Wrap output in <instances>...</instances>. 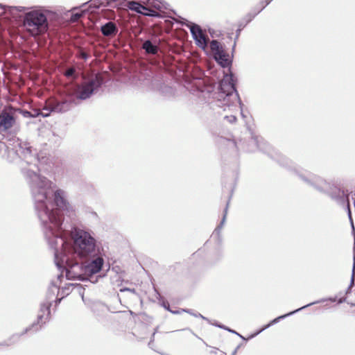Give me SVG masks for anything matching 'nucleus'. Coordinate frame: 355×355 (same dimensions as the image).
<instances>
[{
  "mask_svg": "<svg viewBox=\"0 0 355 355\" xmlns=\"http://www.w3.org/2000/svg\"><path fill=\"white\" fill-rule=\"evenodd\" d=\"M186 26L189 28L191 34L193 39L195 40L196 44L199 47L205 49L207 45V42L200 26L191 22L187 24Z\"/></svg>",
  "mask_w": 355,
  "mask_h": 355,
  "instance_id": "6e6552de",
  "label": "nucleus"
},
{
  "mask_svg": "<svg viewBox=\"0 0 355 355\" xmlns=\"http://www.w3.org/2000/svg\"><path fill=\"white\" fill-rule=\"evenodd\" d=\"M230 123H234L236 121V118L234 115L226 116L225 117Z\"/></svg>",
  "mask_w": 355,
  "mask_h": 355,
  "instance_id": "4be33fe9",
  "label": "nucleus"
},
{
  "mask_svg": "<svg viewBox=\"0 0 355 355\" xmlns=\"http://www.w3.org/2000/svg\"><path fill=\"white\" fill-rule=\"evenodd\" d=\"M168 311H171L168 306H164Z\"/></svg>",
  "mask_w": 355,
  "mask_h": 355,
  "instance_id": "e433bc0d",
  "label": "nucleus"
},
{
  "mask_svg": "<svg viewBox=\"0 0 355 355\" xmlns=\"http://www.w3.org/2000/svg\"><path fill=\"white\" fill-rule=\"evenodd\" d=\"M239 348V346H238L235 349L234 351L232 353L231 355H236V352H237V350Z\"/></svg>",
  "mask_w": 355,
  "mask_h": 355,
  "instance_id": "473e14b6",
  "label": "nucleus"
},
{
  "mask_svg": "<svg viewBox=\"0 0 355 355\" xmlns=\"http://www.w3.org/2000/svg\"><path fill=\"white\" fill-rule=\"evenodd\" d=\"M50 315V304H42L40 306V313L37 316L38 322L42 321L44 318L46 320L49 318Z\"/></svg>",
  "mask_w": 355,
  "mask_h": 355,
  "instance_id": "f3484780",
  "label": "nucleus"
},
{
  "mask_svg": "<svg viewBox=\"0 0 355 355\" xmlns=\"http://www.w3.org/2000/svg\"><path fill=\"white\" fill-rule=\"evenodd\" d=\"M228 206H229V202L227 203V205H226V207L225 208L224 214H223V219L221 220L220 225L216 228V230H218V231L220 230V229L222 228V226L223 225V224H224V223L225 221L227 214Z\"/></svg>",
  "mask_w": 355,
  "mask_h": 355,
  "instance_id": "aec40b11",
  "label": "nucleus"
},
{
  "mask_svg": "<svg viewBox=\"0 0 355 355\" xmlns=\"http://www.w3.org/2000/svg\"><path fill=\"white\" fill-rule=\"evenodd\" d=\"M125 291H129L132 293H136V291L135 288H123L120 289V292H125Z\"/></svg>",
  "mask_w": 355,
  "mask_h": 355,
  "instance_id": "393cba45",
  "label": "nucleus"
},
{
  "mask_svg": "<svg viewBox=\"0 0 355 355\" xmlns=\"http://www.w3.org/2000/svg\"><path fill=\"white\" fill-rule=\"evenodd\" d=\"M15 122V119L11 114L2 112L0 114V132L7 131L12 127Z\"/></svg>",
  "mask_w": 355,
  "mask_h": 355,
  "instance_id": "9b49d317",
  "label": "nucleus"
},
{
  "mask_svg": "<svg viewBox=\"0 0 355 355\" xmlns=\"http://www.w3.org/2000/svg\"><path fill=\"white\" fill-rule=\"evenodd\" d=\"M227 331H228L229 332H231V333H232V334H236L237 336H239L240 338H242V339H243V340H245V339L243 336H242L241 334H239V333L236 332V331H234V330H232V329H229V328H228Z\"/></svg>",
  "mask_w": 355,
  "mask_h": 355,
  "instance_id": "bb28decb",
  "label": "nucleus"
},
{
  "mask_svg": "<svg viewBox=\"0 0 355 355\" xmlns=\"http://www.w3.org/2000/svg\"><path fill=\"white\" fill-rule=\"evenodd\" d=\"M82 299H83V300H84V296H83V295H82Z\"/></svg>",
  "mask_w": 355,
  "mask_h": 355,
  "instance_id": "c03bdc74",
  "label": "nucleus"
},
{
  "mask_svg": "<svg viewBox=\"0 0 355 355\" xmlns=\"http://www.w3.org/2000/svg\"><path fill=\"white\" fill-rule=\"evenodd\" d=\"M170 312H171L173 314H180L182 312H186V313H189L190 314H192L189 310H185V309H181L180 311H170Z\"/></svg>",
  "mask_w": 355,
  "mask_h": 355,
  "instance_id": "b1692460",
  "label": "nucleus"
},
{
  "mask_svg": "<svg viewBox=\"0 0 355 355\" xmlns=\"http://www.w3.org/2000/svg\"><path fill=\"white\" fill-rule=\"evenodd\" d=\"M217 327H218L220 329H225V330H227V329H228L227 327H224L223 325H217Z\"/></svg>",
  "mask_w": 355,
  "mask_h": 355,
  "instance_id": "72a5a7b5",
  "label": "nucleus"
},
{
  "mask_svg": "<svg viewBox=\"0 0 355 355\" xmlns=\"http://www.w3.org/2000/svg\"><path fill=\"white\" fill-rule=\"evenodd\" d=\"M102 34L106 37L114 35L118 32L116 25L112 21H108L101 27Z\"/></svg>",
  "mask_w": 355,
  "mask_h": 355,
  "instance_id": "4468645a",
  "label": "nucleus"
},
{
  "mask_svg": "<svg viewBox=\"0 0 355 355\" xmlns=\"http://www.w3.org/2000/svg\"><path fill=\"white\" fill-rule=\"evenodd\" d=\"M220 89L221 92L225 94L226 96L231 95L232 93L235 92L236 97L239 98L235 85L232 83V78L223 80L220 85Z\"/></svg>",
  "mask_w": 355,
  "mask_h": 355,
  "instance_id": "ddd939ff",
  "label": "nucleus"
},
{
  "mask_svg": "<svg viewBox=\"0 0 355 355\" xmlns=\"http://www.w3.org/2000/svg\"><path fill=\"white\" fill-rule=\"evenodd\" d=\"M210 49L214 55L223 50L219 42L216 40H214L210 42Z\"/></svg>",
  "mask_w": 355,
  "mask_h": 355,
  "instance_id": "6ab92c4d",
  "label": "nucleus"
},
{
  "mask_svg": "<svg viewBox=\"0 0 355 355\" xmlns=\"http://www.w3.org/2000/svg\"><path fill=\"white\" fill-rule=\"evenodd\" d=\"M15 9L19 11V12H21V11H24L25 10V8L24 7H21V6H17V7H15Z\"/></svg>",
  "mask_w": 355,
  "mask_h": 355,
  "instance_id": "7c9ffc66",
  "label": "nucleus"
},
{
  "mask_svg": "<svg viewBox=\"0 0 355 355\" xmlns=\"http://www.w3.org/2000/svg\"><path fill=\"white\" fill-rule=\"evenodd\" d=\"M168 311H171L168 306H164Z\"/></svg>",
  "mask_w": 355,
  "mask_h": 355,
  "instance_id": "4c0bfd02",
  "label": "nucleus"
},
{
  "mask_svg": "<svg viewBox=\"0 0 355 355\" xmlns=\"http://www.w3.org/2000/svg\"><path fill=\"white\" fill-rule=\"evenodd\" d=\"M73 239L74 252L80 258H91L98 254L96 239L89 232L76 230Z\"/></svg>",
  "mask_w": 355,
  "mask_h": 355,
  "instance_id": "f03ea898",
  "label": "nucleus"
},
{
  "mask_svg": "<svg viewBox=\"0 0 355 355\" xmlns=\"http://www.w3.org/2000/svg\"><path fill=\"white\" fill-rule=\"evenodd\" d=\"M324 300H318V301H315V302H311V303H309L306 305H304L293 311H291L288 313H286V314H284V315H280L276 318H275L274 320H271L268 324H266V326H264L261 329H260L259 331H258L257 333H255L252 336H257L258 334H259L261 332H262L263 331L267 329L268 328H269L270 326L277 323L281 319H284L288 316H290L306 307H309L311 305H313V304H318V303H320L322 302H323Z\"/></svg>",
  "mask_w": 355,
  "mask_h": 355,
  "instance_id": "9d476101",
  "label": "nucleus"
},
{
  "mask_svg": "<svg viewBox=\"0 0 355 355\" xmlns=\"http://www.w3.org/2000/svg\"><path fill=\"white\" fill-rule=\"evenodd\" d=\"M53 203L58 209L65 211L69 216L74 214L73 207L67 200L66 193L64 190L58 189L54 191Z\"/></svg>",
  "mask_w": 355,
  "mask_h": 355,
  "instance_id": "423d86ee",
  "label": "nucleus"
},
{
  "mask_svg": "<svg viewBox=\"0 0 355 355\" xmlns=\"http://www.w3.org/2000/svg\"><path fill=\"white\" fill-rule=\"evenodd\" d=\"M304 182L313 186L320 191H326L331 189V185L320 177L315 176L311 182L306 178H302Z\"/></svg>",
  "mask_w": 355,
  "mask_h": 355,
  "instance_id": "f8f14e48",
  "label": "nucleus"
},
{
  "mask_svg": "<svg viewBox=\"0 0 355 355\" xmlns=\"http://www.w3.org/2000/svg\"><path fill=\"white\" fill-rule=\"evenodd\" d=\"M74 72H75L74 69H73V68H69V69H68L66 71V72H65V76H68V77L71 76L74 73Z\"/></svg>",
  "mask_w": 355,
  "mask_h": 355,
  "instance_id": "5701e85b",
  "label": "nucleus"
},
{
  "mask_svg": "<svg viewBox=\"0 0 355 355\" xmlns=\"http://www.w3.org/2000/svg\"><path fill=\"white\" fill-rule=\"evenodd\" d=\"M82 56H83V58H84L85 59H87V54H86V53H83L82 54Z\"/></svg>",
  "mask_w": 355,
  "mask_h": 355,
  "instance_id": "c9c22d12",
  "label": "nucleus"
},
{
  "mask_svg": "<svg viewBox=\"0 0 355 355\" xmlns=\"http://www.w3.org/2000/svg\"><path fill=\"white\" fill-rule=\"evenodd\" d=\"M0 156L9 162H13L18 158L19 149L15 151L8 148L5 143L0 141Z\"/></svg>",
  "mask_w": 355,
  "mask_h": 355,
  "instance_id": "1a4fd4ad",
  "label": "nucleus"
},
{
  "mask_svg": "<svg viewBox=\"0 0 355 355\" xmlns=\"http://www.w3.org/2000/svg\"><path fill=\"white\" fill-rule=\"evenodd\" d=\"M42 115L44 117H46L48 116V114H43L42 112H37L36 113H35L33 115H31V117H35V116H37L39 115Z\"/></svg>",
  "mask_w": 355,
  "mask_h": 355,
  "instance_id": "cd10ccee",
  "label": "nucleus"
},
{
  "mask_svg": "<svg viewBox=\"0 0 355 355\" xmlns=\"http://www.w3.org/2000/svg\"><path fill=\"white\" fill-rule=\"evenodd\" d=\"M26 116H28V114H30V112H26Z\"/></svg>",
  "mask_w": 355,
  "mask_h": 355,
  "instance_id": "ea45409f",
  "label": "nucleus"
},
{
  "mask_svg": "<svg viewBox=\"0 0 355 355\" xmlns=\"http://www.w3.org/2000/svg\"><path fill=\"white\" fill-rule=\"evenodd\" d=\"M31 327L25 329L24 331L20 334V336H21V335L26 334V332H28L31 329Z\"/></svg>",
  "mask_w": 355,
  "mask_h": 355,
  "instance_id": "2f4dec72",
  "label": "nucleus"
},
{
  "mask_svg": "<svg viewBox=\"0 0 355 355\" xmlns=\"http://www.w3.org/2000/svg\"><path fill=\"white\" fill-rule=\"evenodd\" d=\"M253 144H256L257 146V148H260L259 144H258V141H257V138H252V141H251Z\"/></svg>",
  "mask_w": 355,
  "mask_h": 355,
  "instance_id": "c756f323",
  "label": "nucleus"
},
{
  "mask_svg": "<svg viewBox=\"0 0 355 355\" xmlns=\"http://www.w3.org/2000/svg\"><path fill=\"white\" fill-rule=\"evenodd\" d=\"M26 116H28V114H30V112H26Z\"/></svg>",
  "mask_w": 355,
  "mask_h": 355,
  "instance_id": "58836bf2",
  "label": "nucleus"
},
{
  "mask_svg": "<svg viewBox=\"0 0 355 355\" xmlns=\"http://www.w3.org/2000/svg\"><path fill=\"white\" fill-rule=\"evenodd\" d=\"M198 318H202V319H204V320H206V318H205V317H204L203 315H201V314H200V313L198 315Z\"/></svg>",
  "mask_w": 355,
  "mask_h": 355,
  "instance_id": "f704fd0d",
  "label": "nucleus"
},
{
  "mask_svg": "<svg viewBox=\"0 0 355 355\" xmlns=\"http://www.w3.org/2000/svg\"><path fill=\"white\" fill-rule=\"evenodd\" d=\"M215 350H216V348H214V350L212 351V353H214Z\"/></svg>",
  "mask_w": 355,
  "mask_h": 355,
  "instance_id": "79ce46f5",
  "label": "nucleus"
},
{
  "mask_svg": "<svg viewBox=\"0 0 355 355\" xmlns=\"http://www.w3.org/2000/svg\"><path fill=\"white\" fill-rule=\"evenodd\" d=\"M81 16H82V14H80V13L73 14L71 17V21H76L81 17Z\"/></svg>",
  "mask_w": 355,
  "mask_h": 355,
  "instance_id": "412c9836",
  "label": "nucleus"
},
{
  "mask_svg": "<svg viewBox=\"0 0 355 355\" xmlns=\"http://www.w3.org/2000/svg\"><path fill=\"white\" fill-rule=\"evenodd\" d=\"M128 8L129 9L137 12V13L143 14L146 16H153L151 14L144 13V10H148V9L142 6L138 2L136 1H130L128 2Z\"/></svg>",
  "mask_w": 355,
  "mask_h": 355,
  "instance_id": "2eb2a0df",
  "label": "nucleus"
},
{
  "mask_svg": "<svg viewBox=\"0 0 355 355\" xmlns=\"http://www.w3.org/2000/svg\"><path fill=\"white\" fill-rule=\"evenodd\" d=\"M195 317H198V315L196 314H193Z\"/></svg>",
  "mask_w": 355,
  "mask_h": 355,
  "instance_id": "a18cd8bd",
  "label": "nucleus"
},
{
  "mask_svg": "<svg viewBox=\"0 0 355 355\" xmlns=\"http://www.w3.org/2000/svg\"><path fill=\"white\" fill-rule=\"evenodd\" d=\"M353 284V280H347L344 285V291L345 295H343V292L341 291V285L338 284L336 285V294L334 297V302H338V304H340L343 302V300L347 299V304H351L352 306H355V300L352 298V292L350 291L352 284Z\"/></svg>",
  "mask_w": 355,
  "mask_h": 355,
  "instance_id": "0eeeda50",
  "label": "nucleus"
},
{
  "mask_svg": "<svg viewBox=\"0 0 355 355\" xmlns=\"http://www.w3.org/2000/svg\"><path fill=\"white\" fill-rule=\"evenodd\" d=\"M215 350H216V348H214V350L212 351V353H214Z\"/></svg>",
  "mask_w": 355,
  "mask_h": 355,
  "instance_id": "37998d69",
  "label": "nucleus"
},
{
  "mask_svg": "<svg viewBox=\"0 0 355 355\" xmlns=\"http://www.w3.org/2000/svg\"><path fill=\"white\" fill-rule=\"evenodd\" d=\"M19 155L21 159V172L29 186L34 208L41 223L44 237L50 248L53 250L55 265L60 268L64 261L62 250L66 244L60 234V232L63 230V218L57 211L49 208L51 192L55 184L34 170L35 168L38 171L42 170V164H47L49 158H39L36 152L33 153L28 144L19 145Z\"/></svg>",
  "mask_w": 355,
  "mask_h": 355,
  "instance_id": "f257e3e1",
  "label": "nucleus"
},
{
  "mask_svg": "<svg viewBox=\"0 0 355 355\" xmlns=\"http://www.w3.org/2000/svg\"><path fill=\"white\" fill-rule=\"evenodd\" d=\"M94 259L89 261L83 263L80 268L83 274H78L76 277L80 280H85L87 278L85 276L91 277L94 274L98 273L101 269L104 263V260L101 257L94 256Z\"/></svg>",
  "mask_w": 355,
  "mask_h": 355,
  "instance_id": "39448f33",
  "label": "nucleus"
},
{
  "mask_svg": "<svg viewBox=\"0 0 355 355\" xmlns=\"http://www.w3.org/2000/svg\"><path fill=\"white\" fill-rule=\"evenodd\" d=\"M23 24L26 30L33 35L41 34L48 29V21L46 15L38 10L26 13Z\"/></svg>",
  "mask_w": 355,
  "mask_h": 355,
  "instance_id": "7ed1b4c3",
  "label": "nucleus"
},
{
  "mask_svg": "<svg viewBox=\"0 0 355 355\" xmlns=\"http://www.w3.org/2000/svg\"><path fill=\"white\" fill-rule=\"evenodd\" d=\"M142 47L147 53L155 55L158 51V47L153 44V43L150 40L145 41L143 44Z\"/></svg>",
  "mask_w": 355,
  "mask_h": 355,
  "instance_id": "a211bd4d",
  "label": "nucleus"
},
{
  "mask_svg": "<svg viewBox=\"0 0 355 355\" xmlns=\"http://www.w3.org/2000/svg\"><path fill=\"white\" fill-rule=\"evenodd\" d=\"M227 55H225L224 51L222 50L214 55V58L216 61L223 67H226L229 65L230 62L227 59Z\"/></svg>",
  "mask_w": 355,
  "mask_h": 355,
  "instance_id": "dca6fc26",
  "label": "nucleus"
},
{
  "mask_svg": "<svg viewBox=\"0 0 355 355\" xmlns=\"http://www.w3.org/2000/svg\"><path fill=\"white\" fill-rule=\"evenodd\" d=\"M215 350H216V348H214V350L212 351V353H214Z\"/></svg>",
  "mask_w": 355,
  "mask_h": 355,
  "instance_id": "a19ab883",
  "label": "nucleus"
},
{
  "mask_svg": "<svg viewBox=\"0 0 355 355\" xmlns=\"http://www.w3.org/2000/svg\"><path fill=\"white\" fill-rule=\"evenodd\" d=\"M272 0H263L261 3L262 5V8L261 10L264 8L266 6H268Z\"/></svg>",
  "mask_w": 355,
  "mask_h": 355,
  "instance_id": "a878e982",
  "label": "nucleus"
},
{
  "mask_svg": "<svg viewBox=\"0 0 355 355\" xmlns=\"http://www.w3.org/2000/svg\"><path fill=\"white\" fill-rule=\"evenodd\" d=\"M104 80L100 73H96L91 78L85 80L78 86L76 98L85 101L89 98L92 94L103 84Z\"/></svg>",
  "mask_w": 355,
  "mask_h": 355,
  "instance_id": "20e7f679",
  "label": "nucleus"
},
{
  "mask_svg": "<svg viewBox=\"0 0 355 355\" xmlns=\"http://www.w3.org/2000/svg\"><path fill=\"white\" fill-rule=\"evenodd\" d=\"M157 331V329H156L155 330V331L153 332V335H152V338H151V339H150V342H149V344H148L149 345H150L153 343V340H154V336H155V334H156Z\"/></svg>",
  "mask_w": 355,
  "mask_h": 355,
  "instance_id": "c85d7f7f",
  "label": "nucleus"
}]
</instances>
